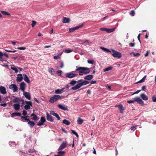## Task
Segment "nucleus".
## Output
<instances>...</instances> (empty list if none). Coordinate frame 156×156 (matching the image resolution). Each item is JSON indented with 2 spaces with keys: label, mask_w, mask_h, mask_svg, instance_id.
Segmentation results:
<instances>
[{
  "label": "nucleus",
  "mask_w": 156,
  "mask_h": 156,
  "mask_svg": "<svg viewBox=\"0 0 156 156\" xmlns=\"http://www.w3.org/2000/svg\"><path fill=\"white\" fill-rule=\"evenodd\" d=\"M1 105L3 107H5L7 105V104L6 103H3L1 104Z\"/></svg>",
  "instance_id": "obj_63"
},
{
  "label": "nucleus",
  "mask_w": 156,
  "mask_h": 156,
  "mask_svg": "<svg viewBox=\"0 0 156 156\" xmlns=\"http://www.w3.org/2000/svg\"><path fill=\"white\" fill-rule=\"evenodd\" d=\"M61 97L59 95H55L50 98L49 101L51 103H54L59 99H61Z\"/></svg>",
  "instance_id": "obj_4"
},
{
  "label": "nucleus",
  "mask_w": 156,
  "mask_h": 156,
  "mask_svg": "<svg viewBox=\"0 0 156 156\" xmlns=\"http://www.w3.org/2000/svg\"><path fill=\"white\" fill-rule=\"evenodd\" d=\"M32 24H31V26H32V27H33L36 25V22L35 21L33 20L32 21Z\"/></svg>",
  "instance_id": "obj_44"
},
{
  "label": "nucleus",
  "mask_w": 156,
  "mask_h": 156,
  "mask_svg": "<svg viewBox=\"0 0 156 156\" xmlns=\"http://www.w3.org/2000/svg\"><path fill=\"white\" fill-rule=\"evenodd\" d=\"M67 145L66 142H63L62 144L59 147L58 149V151L62 150L65 148L66 146Z\"/></svg>",
  "instance_id": "obj_10"
},
{
  "label": "nucleus",
  "mask_w": 156,
  "mask_h": 156,
  "mask_svg": "<svg viewBox=\"0 0 156 156\" xmlns=\"http://www.w3.org/2000/svg\"><path fill=\"white\" fill-rule=\"evenodd\" d=\"M112 69V66L106 68L104 69V71L106 72L109 70H111Z\"/></svg>",
  "instance_id": "obj_34"
},
{
  "label": "nucleus",
  "mask_w": 156,
  "mask_h": 156,
  "mask_svg": "<svg viewBox=\"0 0 156 156\" xmlns=\"http://www.w3.org/2000/svg\"><path fill=\"white\" fill-rule=\"evenodd\" d=\"M34 100L36 101V102L37 103H39L40 102V101L38 100H37L36 98H34Z\"/></svg>",
  "instance_id": "obj_61"
},
{
  "label": "nucleus",
  "mask_w": 156,
  "mask_h": 156,
  "mask_svg": "<svg viewBox=\"0 0 156 156\" xmlns=\"http://www.w3.org/2000/svg\"><path fill=\"white\" fill-rule=\"evenodd\" d=\"M77 82L75 80H72L69 83V84L72 85H74L76 84Z\"/></svg>",
  "instance_id": "obj_37"
},
{
  "label": "nucleus",
  "mask_w": 156,
  "mask_h": 156,
  "mask_svg": "<svg viewBox=\"0 0 156 156\" xmlns=\"http://www.w3.org/2000/svg\"><path fill=\"white\" fill-rule=\"evenodd\" d=\"M72 51L73 50H71L70 49H69L65 50L64 51V52L66 53H68L72 52Z\"/></svg>",
  "instance_id": "obj_36"
},
{
  "label": "nucleus",
  "mask_w": 156,
  "mask_h": 156,
  "mask_svg": "<svg viewBox=\"0 0 156 156\" xmlns=\"http://www.w3.org/2000/svg\"><path fill=\"white\" fill-rule=\"evenodd\" d=\"M115 28H113L111 29H107V32L108 33H111L114 31L115 29Z\"/></svg>",
  "instance_id": "obj_30"
},
{
  "label": "nucleus",
  "mask_w": 156,
  "mask_h": 156,
  "mask_svg": "<svg viewBox=\"0 0 156 156\" xmlns=\"http://www.w3.org/2000/svg\"><path fill=\"white\" fill-rule=\"evenodd\" d=\"M65 76L69 78H72L75 76H78V74L70 73H66Z\"/></svg>",
  "instance_id": "obj_8"
},
{
  "label": "nucleus",
  "mask_w": 156,
  "mask_h": 156,
  "mask_svg": "<svg viewBox=\"0 0 156 156\" xmlns=\"http://www.w3.org/2000/svg\"><path fill=\"white\" fill-rule=\"evenodd\" d=\"M0 91L1 94H5L7 93L5 88L3 86L0 87Z\"/></svg>",
  "instance_id": "obj_14"
},
{
  "label": "nucleus",
  "mask_w": 156,
  "mask_h": 156,
  "mask_svg": "<svg viewBox=\"0 0 156 156\" xmlns=\"http://www.w3.org/2000/svg\"><path fill=\"white\" fill-rule=\"evenodd\" d=\"M107 28H101L100 29V30L102 31H107Z\"/></svg>",
  "instance_id": "obj_48"
},
{
  "label": "nucleus",
  "mask_w": 156,
  "mask_h": 156,
  "mask_svg": "<svg viewBox=\"0 0 156 156\" xmlns=\"http://www.w3.org/2000/svg\"><path fill=\"white\" fill-rule=\"evenodd\" d=\"M152 100L153 102H156V97H153Z\"/></svg>",
  "instance_id": "obj_58"
},
{
  "label": "nucleus",
  "mask_w": 156,
  "mask_h": 156,
  "mask_svg": "<svg viewBox=\"0 0 156 156\" xmlns=\"http://www.w3.org/2000/svg\"><path fill=\"white\" fill-rule=\"evenodd\" d=\"M23 79V77L22 76V74H19L17 75V77L16 78V80L20 82L22 81Z\"/></svg>",
  "instance_id": "obj_19"
},
{
  "label": "nucleus",
  "mask_w": 156,
  "mask_h": 156,
  "mask_svg": "<svg viewBox=\"0 0 156 156\" xmlns=\"http://www.w3.org/2000/svg\"><path fill=\"white\" fill-rule=\"evenodd\" d=\"M17 49L20 50H24L26 49V48L25 47H18Z\"/></svg>",
  "instance_id": "obj_46"
},
{
  "label": "nucleus",
  "mask_w": 156,
  "mask_h": 156,
  "mask_svg": "<svg viewBox=\"0 0 156 156\" xmlns=\"http://www.w3.org/2000/svg\"><path fill=\"white\" fill-rule=\"evenodd\" d=\"M21 101H22L21 104L22 105H23L24 104V103L25 102V101H24L23 99H21Z\"/></svg>",
  "instance_id": "obj_62"
},
{
  "label": "nucleus",
  "mask_w": 156,
  "mask_h": 156,
  "mask_svg": "<svg viewBox=\"0 0 156 156\" xmlns=\"http://www.w3.org/2000/svg\"><path fill=\"white\" fill-rule=\"evenodd\" d=\"M83 24L82 23L81 25L77 26L74 27L70 28L69 29V32L70 33L73 32L76 30H77L80 28L83 27Z\"/></svg>",
  "instance_id": "obj_6"
},
{
  "label": "nucleus",
  "mask_w": 156,
  "mask_h": 156,
  "mask_svg": "<svg viewBox=\"0 0 156 156\" xmlns=\"http://www.w3.org/2000/svg\"><path fill=\"white\" fill-rule=\"evenodd\" d=\"M59 58H60V57L58 55H55L54 57V59H57Z\"/></svg>",
  "instance_id": "obj_55"
},
{
  "label": "nucleus",
  "mask_w": 156,
  "mask_h": 156,
  "mask_svg": "<svg viewBox=\"0 0 156 156\" xmlns=\"http://www.w3.org/2000/svg\"><path fill=\"white\" fill-rule=\"evenodd\" d=\"M129 45L131 47H133L135 45V43H129Z\"/></svg>",
  "instance_id": "obj_51"
},
{
  "label": "nucleus",
  "mask_w": 156,
  "mask_h": 156,
  "mask_svg": "<svg viewBox=\"0 0 156 156\" xmlns=\"http://www.w3.org/2000/svg\"><path fill=\"white\" fill-rule=\"evenodd\" d=\"M131 129L133 131H134L136 129V128L135 126H133L131 127Z\"/></svg>",
  "instance_id": "obj_54"
},
{
  "label": "nucleus",
  "mask_w": 156,
  "mask_h": 156,
  "mask_svg": "<svg viewBox=\"0 0 156 156\" xmlns=\"http://www.w3.org/2000/svg\"><path fill=\"white\" fill-rule=\"evenodd\" d=\"M46 119L44 116H42L41 117L40 121H39L37 124V125L41 126L43 125L45 122Z\"/></svg>",
  "instance_id": "obj_7"
},
{
  "label": "nucleus",
  "mask_w": 156,
  "mask_h": 156,
  "mask_svg": "<svg viewBox=\"0 0 156 156\" xmlns=\"http://www.w3.org/2000/svg\"><path fill=\"white\" fill-rule=\"evenodd\" d=\"M77 122L78 123L80 124L81 125L82 124L83 122V120L82 119H81L80 118H79L77 119Z\"/></svg>",
  "instance_id": "obj_29"
},
{
  "label": "nucleus",
  "mask_w": 156,
  "mask_h": 156,
  "mask_svg": "<svg viewBox=\"0 0 156 156\" xmlns=\"http://www.w3.org/2000/svg\"><path fill=\"white\" fill-rule=\"evenodd\" d=\"M97 82L96 81L92 80L90 81V83L91 84L95 83Z\"/></svg>",
  "instance_id": "obj_59"
},
{
  "label": "nucleus",
  "mask_w": 156,
  "mask_h": 156,
  "mask_svg": "<svg viewBox=\"0 0 156 156\" xmlns=\"http://www.w3.org/2000/svg\"><path fill=\"white\" fill-rule=\"evenodd\" d=\"M13 97L14 98L13 100V102L14 103H18L19 104L21 101V98H17L15 96H13Z\"/></svg>",
  "instance_id": "obj_17"
},
{
  "label": "nucleus",
  "mask_w": 156,
  "mask_h": 156,
  "mask_svg": "<svg viewBox=\"0 0 156 156\" xmlns=\"http://www.w3.org/2000/svg\"><path fill=\"white\" fill-rule=\"evenodd\" d=\"M28 123L30 125L31 127H33L35 125V123L34 122L30 121H29Z\"/></svg>",
  "instance_id": "obj_28"
},
{
  "label": "nucleus",
  "mask_w": 156,
  "mask_h": 156,
  "mask_svg": "<svg viewBox=\"0 0 156 156\" xmlns=\"http://www.w3.org/2000/svg\"><path fill=\"white\" fill-rule=\"evenodd\" d=\"M25 102L27 104V105H29L31 106H32V103L31 101H25Z\"/></svg>",
  "instance_id": "obj_42"
},
{
  "label": "nucleus",
  "mask_w": 156,
  "mask_h": 156,
  "mask_svg": "<svg viewBox=\"0 0 156 156\" xmlns=\"http://www.w3.org/2000/svg\"><path fill=\"white\" fill-rule=\"evenodd\" d=\"M141 34H139L138 35V36H137V38L139 40V41L140 42V43L141 42V41H140V35Z\"/></svg>",
  "instance_id": "obj_56"
},
{
  "label": "nucleus",
  "mask_w": 156,
  "mask_h": 156,
  "mask_svg": "<svg viewBox=\"0 0 156 156\" xmlns=\"http://www.w3.org/2000/svg\"><path fill=\"white\" fill-rule=\"evenodd\" d=\"M1 12L3 15L5 16H10V15L9 13L5 11H1Z\"/></svg>",
  "instance_id": "obj_31"
},
{
  "label": "nucleus",
  "mask_w": 156,
  "mask_h": 156,
  "mask_svg": "<svg viewBox=\"0 0 156 156\" xmlns=\"http://www.w3.org/2000/svg\"><path fill=\"white\" fill-rule=\"evenodd\" d=\"M58 107L61 109L64 110V111L68 110L67 106H63L61 104H59L58 105Z\"/></svg>",
  "instance_id": "obj_20"
},
{
  "label": "nucleus",
  "mask_w": 156,
  "mask_h": 156,
  "mask_svg": "<svg viewBox=\"0 0 156 156\" xmlns=\"http://www.w3.org/2000/svg\"><path fill=\"white\" fill-rule=\"evenodd\" d=\"M64 89L65 88H62L61 89H56L55 91V93L56 94H61L63 92Z\"/></svg>",
  "instance_id": "obj_21"
},
{
  "label": "nucleus",
  "mask_w": 156,
  "mask_h": 156,
  "mask_svg": "<svg viewBox=\"0 0 156 156\" xmlns=\"http://www.w3.org/2000/svg\"><path fill=\"white\" fill-rule=\"evenodd\" d=\"M25 86L26 84L24 82H23L21 83L20 84V89L23 92L24 91Z\"/></svg>",
  "instance_id": "obj_12"
},
{
  "label": "nucleus",
  "mask_w": 156,
  "mask_h": 156,
  "mask_svg": "<svg viewBox=\"0 0 156 156\" xmlns=\"http://www.w3.org/2000/svg\"><path fill=\"white\" fill-rule=\"evenodd\" d=\"M62 122L64 124H66L67 125H69L70 124V122L69 121L66 119H64Z\"/></svg>",
  "instance_id": "obj_27"
},
{
  "label": "nucleus",
  "mask_w": 156,
  "mask_h": 156,
  "mask_svg": "<svg viewBox=\"0 0 156 156\" xmlns=\"http://www.w3.org/2000/svg\"><path fill=\"white\" fill-rule=\"evenodd\" d=\"M112 53H111L114 57L118 58H120L121 57L122 54L120 52L113 49H112Z\"/></svg>",
  "instance_id": "obj_5"
},
{
  "label": "nucleus",
  "mask_w": 156,
  "mask_h": 156,
  "mask_svg": "<svg viewBox=\"0 0 156 156\" xmlns=\"http://www.w3.org/2000/svg\"><path fill=\"white\" fill-rule=\"evenodd\" d=\"M140 91H141V90H137L134 93H133L132 94V95H133L135 94H137L139 92H140Z\"/></svg>",
  "instance_id": "obj_53"
},
{
  "label": "nucleus",
  "mask_w": 156,
  "mask_h": 156,
  "mask_svg": "<svg viewBox=\"0 0 156 156\" xmlns=\"http://www.w3.org/2000/svg\"><path fill=\"white\" fill-rule=\"evenodd\" d=\"M149 52L148 51L146 52V53L145 54V56L146 57H147L148 55Z\"/></svg>",
  "instance_id": "obj_64"
},
{
  "label": "nucleus",
  "mask_w": 156,
  "mask_h": 156,
  "mask_svg": "<svg viewBox=\"0 0 156 156\" xmlns=\"http://www.w3.org/2000/svg\"><path fill=\"white\" fill-rule=\"evenodd\" d=\"M93 78V76L91 75H89L86 76L84 78L85 80H90Z\"/></svg>",
  "instance_id": "obj_26"
},
{
  "label": "nucleus",
  "mask_w": 156,
  "mask_h": 156,
  "mask_svg": "<svg viewBox=\"0 0 156 156\" xmlns=\"http://www.w3.org/2000/svg\"><path fill=\"white\" fill-rule=\"evenodd\" d=\"M77 82L78 84L75 86L73 87L71 89V90H76L81 87L82 86L87 85L89 83V82L86 80L83 81L82 79L78 80Z\"/></svg>",
  "instance_id": "obj_1"
},
{
  "label": "nucleus",
  "mask_w": 156,
  "mask_h": 156,
  "mask_svg": "<svg viewBox=\"0 0 156 156\" xmlns=\"http://www.w3.org/2000/svg\"><path fill=\"white\" fill-rule=\"evenodd\" d=\"M146 76H147V75L145 76L142 79L140 80L138 82H137L136 83H142V82H144L145 81V79L146 78Z\"/></svg>",
  "instance_id": "obj_32"
},
{
  "label": "nucleus",
  "mask_w": 156,
  "mask_h": 156,
  "mask_svg": "<svg viewBox=\"0 0 156 156\" xmlns=\"http://www.w3.org/2000/svg\"><path fill=\"white\" fill-rule=\"evenodd\" d=\"M140 96L144 100H147L148 99V97L144 94H142Z\"/></svg>",
  "instance_id": "obj_23"
},
{
  "label": "nucleus",
  "mask_w": 156,
  "mask_h": 156,
  "mask_svg": "<svg viewBox=\"0 0 156 156\" xmlns=\"http://www.w3.org/2000/svg\"><path fill=\"white\" fill-rule=\"evenodd\" d=\"M135 14V12L133 10H132L130 11L129 12V14L132 16H134Z\"/></svg>",
  "instance_id": "obj_38"
},
{
  "label": "nucleus",
  "mask_w": 156,
  "mask_h": 156,
  "mask_svg": "<svg viewBox=\"0 0 156 156\" xmlns=\"http://www.w3.org/2000/svg\"><path fill=\"white\" fill-rule=\"evenodd\" d=\"M63 66H64L63 63L62 62H61V65L60 66V67L61 68H62L63 67Z\"/></svg>",
  "instance_id": "obj_60"
},
{
  "label": "nucleus",
  "mask_w": 156,
  "mask_h": 156,
  "mask_svg": "<svg viewBox=\"0 0 156 156\" xmlns=\"http://www.w3.org/2000/svg\"><path fill=\"white\" fill-rule=\"evenodd\" d=\"M77 69H76L75 71H79V73L80 75L82 76L83 74H87L89 73L90 71L89 68L83 67L76 66Z\"/></svg>",
  "instance_id": "obj_2"
},
{
  "label": "nucleus",
  "mask_w": 156,
  "mask_h": 156,
  "mask_svg": "<svg viewBox=\"0 0 156 156\" xmlns=\"http://www.w3.org/2000/svg\"><path fill=\"white\" fill-rule=\"evenodd\" d=\"M134 101H136L139 104L144 105V101L139 97H136L134 98L133 100L127 101V102L128 103H132Z\"/></svg>",
  "instance_id": "obj_3"
},
{
  "label": "nucleus",
  "mask_w": 156,
  "mask_h": 156,
  "mask_svg": "<svg viewBox=\"0 0 156 156\" xmlns=\"http://www.w3.org/2000/svg\"><path fill=\"white\" fill-rule=\"evenodd\" d=\"M31 106L29 105H26L24 106V109L26 110H27L30 108V106Z\"/></svg>",
  "instance_id": "obj_35"
},
{
  "label": "nucleus",
  "mask_w": 156,
  "mask_h": 156,
  "mask_svg": "<svg viewBox=\"0 0 156 156\" xmlns=\"http://www.w3.org/2000/svg\"><path fill=\"white\" fill-rule=\"evenodd\" d=\"M21 114L20 113L18 112H14L12 114L11 117H13L14 116H20Z\"/></svg>",
  "instance_id": "obj_25"
},
{
  "label": "nucleus",
  "mask_w": 156,
  "mask_h": 156,
  "mask_svg": "<svg viewBox=\"0 0 156 156\" xmlns=\"http://www.w3.org/2000/svg\"><path fill=\"white\" fill-rule=\"evenodd\" d=\"M27 114V112L25 110H23L22 114L24 116H26Z\"/></svg>",
  "instance_id": "obj_49"
},
{
  "label": "nucleus",
  "mask_w": 156,
  "mask_h": 156,
  "mask_svg": "<svg viewBox=\"0 0 156 156\" xmlns=\"http://www.w3.org/2000/svg\"><path fill=\"white\" fill-rule=\"evenodd\" d=\"M146 88L145 86H143L142 87V90H145L146 89Z\"/></svg>",
  "instance_id": "obj_57"
},
{
  "label": "nucleus",
  "mask_w": 156,
  "mask_h": 156,
  "mask_svg": "<svg viewBox=\"0 0 156 156\" xmlns=\"http://www.w3.org/2000/svg\"><path fill=\"white\" fill-rule=\"evenodd\" d=\"M70 20V19L69 18L63 17L62 19V22L64 23H69Z\"/></svg>",
  "instance_id": "obj_22"
},
{
  "label": "nucleus",
  "mask_w": 156,
  "mask_h": 156,
  "mask_svg": "<svg viewBox=\"0 0 156 156\" xmlns=\"http://www.w3.org/2000/svg\"><path fill=\"white\" fill-rule=\"evenodd\" d=\"M115 107H118L119 109L120 110V112L122 113V111L125 110V109L124 108V107L121 104H120L119 105H116L115 106Z\"/></svg>",
  "instance_id": "obj_15"
},
{
  "label": "nucleus",
  "mask_w": 156,
  "mask_h": 156,
  "mask_svg": "<svg viewBox=\"0 0 156 156\" xmlns=\"http://www.w3.org/2000/svg\"><path fill=\"white\" fill-rule=\"evenodd\" d=\"M24 80L27 83H30V80L27 76L25 74H23Z\"/></svg>",
  "instance_id": "obj_24"
},
{
  "label": "nucleus",
  "mask_w": 156,
  "mask_h": 156,
  "mask_svg": "<svg viewBox=\"0 0 156 156\" xmlns=\"http://www.w3.org/2000/svg\"><path fill=\"white\" fill-rule=\"evenodd\" d=\"M9 89H12L13 92H16L18 90V87L17 86L14 84H12L9 86Z\"/></svg>",
  "instance_id": "obj_9"
},
{
  "label": "nucleus",
  "mask_w": 156,
  "mask_h": 156,
  "mask_svg": "<svg viewBox=\"0 0 156 156\" xmlns=\"http://www.w3.org/2000/svg\"><path fill=\"white\" fill-rule=\"evenodd\" d=\"M59 155L60 156H62L65 153V151H59L58 152Z\"/></svg>",
  "instance_id": "obj_33"
},
{
  "label": "nucleus",
  "mask_w": 156,
  "mask_h": 156,
  "mask_svg": "<svg viewBox=\"0 0 156 156\" xmlns=\"http://www.w3.org/2000/svg\"><path fill=\"white\" fill-rule=\"evenodd\" d=\"M105 51L107 52H109L110 53H112V52L109 50L108 49L105 48H102Z\"/></svg>",
  "instance_id": "obj_41"
},
{
  "label": "nucleus",
  "mask_w": 156,
  "mask_h": 156,
  "mask_svg": "<svg viewBox=\"0 0 156 156\" xmlns=\"http://www.w3.org/2000/svg\"><path fill=\"white\" fill-rule=\"evenodd\" d=\"M13 106L14 107V109L16 111L19 110L20 109V107L19 104L18 103L14 104Z\"/></svg>",
  "instance_id": "obj_18"
},
{
  "label": "nucleus",
  "mask_w": 156,
  "mask_h": 156,
  "mask_svg": "<svg viewBox=\"0 0 156 156\" xmlns=\"http://www.w3.org/2000/svg\"><path fill=\"white\" fill-rule=\"evenodd\" d=\"M47 119L51 122H53V119H52V117L50 115L48 112L46 113Z\"/></svg>",
  "instance_id": "obj_13"
},
{
  "label": "nucleus",
  "mask_w": 156,
  "mask_h": 156,
  "mask_svg": "<svg viewBox=\"0 0 156 156\" xmlns=\"http://www.w3.org/2000/svg\"><path fill=\"white\" fill-rule=\"evenodd\" d=\"M87 62L89 64H93L94 63V61L93 60H88Z\"/></svg>",
  "instance_id": "obj_40"
},
{
  "label": "nucleus",
  "mask_w": 156,
  "mask_h": 156,
  "mask_svg": "<svg viewBox=\"0 0 156 156\" xmlns=\"http://www.w3.org/2000/svg\"><path fill=\"white\" fill-rule=\"evenodd\" d=\"M56 113H55L54 111H51L50 112V114L51 115H52L53 116L55 115Z\"/></svg>",
  "instance_id": "obj_52"
},
{
  "label": "nucleus",
  "mask_w": 156,
  "mask_h": 156,
  "mask_svg": "<svg viewBox=\"0 0 156 156\" xmlns=\"http://www.w3.org/2000/svg\"><path fill=\"white\" fill-rule=\"evenodd\" d=\"M71 131H72V133H73L75 135L76 137H79L78 134L75 131L73 130H72Z\"/></svg>",
  "instance_id": "obj_39"
},
{
  "label": "nucleus",
  "mask_w": 156,
  "mask_h": 156,
  "mask_svg": "<svg viewBox=\"0 0 156 156\" xmlns=\"http://www.w3.org/2000/svg\"><path fill=\"white\" fill-rule=\"evenodd\" d=\"M11 69L15 71V73H16L18 72V70L16 68L12 67Z\"/></svg>",
  "instance_id": "obj_50"
},
{
  "label": "nucleus",
  "mask_w": 156,
  "mask_h": 156,
  "mask_svg": "<svg viewBox=\"0 0 156 156\" xmlns=\"http://www.w3.org/2000/svg\"><path fill=\"white\" fill-rule=\"evenodd\" d=\"M56 73L58 76H61L62 75V71L61 70H58L56 71Z\"/></svg>",
  "instance_id": "obj_43"
},
{
  "label": "nucleus",
  "mask_w": 156,
  "mask_h": 156,
  "mask_svg": "<svg viewBox=\"0 0 156 156\" xmlns=\"http://www.w3.org/2000/svg\"><path fill=\"white\" fill-rule=\"evenodd\" d=\"M23 94L27 99L29 100H30V95L29 93L24 91L23 92Z\"/></svg>",
  "instance_id": "obj_11"
},
{
  "label": "nucleus",
  "mask_w": 156,
  "mask_h": 156,
  "mask_svg": "<svg viewBox=\"0 0 156 156\" xmlns=\"http://www.w3.org/2000/svg\"><path fill=\"white\" fill-rule=\"evenodd\" d=\"M54 116H55L57 118L58 120H60L61 119L60 117L57 113H56Z\"/></svg>",
  "instance_id": "obj_45"
},
{
  "label": "nucleus",
  "mask_w": 156,
  "mask_h": 156,
  "mask_svg": "<svg viewBox=\"0 0 156 156\" xmlns=\"http://www.w3.org/2000/svg\"><path fill=\"white\" fill-rule=\"evenodd\" d=\"M133 55L134 56L139 57L140 55V54L137 53H133Z\"/></svg>",
  "instance_id": "obj_47"
},
{
  "label": "nucleus",
  "mask_w": 156,
  "mask_h": 156,
  "mask_svg": "<svg viewBox=\"0 0 156 156\" xmlns=\"http://www.w3.org/2000/svg\"><path fill=\"white\" fill-rule=\"evenodd\" d=\"M30 117H33L31 119L35 121H37L39 119L37 116L34 113H33L30 115Z\"/></svg>",
  "instance_id": "obj_16"
}]
</instances>
